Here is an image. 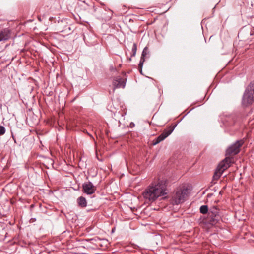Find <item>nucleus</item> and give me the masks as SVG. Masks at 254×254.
I'll return each mask as SVG.
<instances>
[{
    "mask_svg": "<svg viewBox=\"0 0 254 254\" xmlns=\"http://www.w3.org/2000/svg\"><path fill=\"white\" fill-rule=\"evenodd\" d=\"M243 143L244 142L242 140L237 141L227 149L226 155L233 156L237 154L240 152V148Z\"/></svg>",
    "mask_w": 254,
    "mask_h": 254,
    "instance_id": "423d86ee",
    "label": "nucleus"
},
{
    "mask_svg": "<svg viewBox=\"0 0 254 254\" xmlns=\"http://www.w3.org/2000/svg\"><path fill=\"white\" fill-rule=\"evenodd\" d=\"M174 128H171L169 130L165 129L163 132L158 137L154 139L152 142L153 145H156L160 143L161 141L164 140L167 136H168L173 131Z\"/></svg>",
    "mask_w": 254,
    "mask_h": 254,
    "instance_id": "6e6552de",
    "label": "nucleus"
},
{
    "mask_svg": "<svg viewBox=\"0 0 254 254\" xmlns=\"http://www.w3.org/2000/svg\"><path fill=\"white\" fill-rule=\"evenodd\" d=\"M139 71L141 74H142V68H139Z\"/></svg>",
    "mask_w": 254,
    "mask_h": 254,
    "instance_id": "aec40b11",
    "label": "nucleus"
},
{
    "mask_svg": "<svg viewBox=\"0 0 254 254\" xmlns=\"http://www.w3.org/2000/svg\"><path fill=\"white\" fill-rule=\"evenodd\" d=\"M208 207L206 205H202L200 208V212L203 214H205L208 212Z\"/></svg>",
    "mask_w": 254,
    "mask_h": 254,
    "instance_id": "ddd939ff",
    "label": "nucleus"
},
{
    "mask_svg": "<svg viewBox=\"0 0 254 254\" xmlns=\"http://www.w3.org/2000/svg\"><path fill=\"white\" fill-rule=\"evenodd\" d=\"M218 121L222 124L221 126L225 127H231L238 125L240 120L236 113L224 112L220 114Z\"/></svg>",
    "mask_w": 254,
    "mask_h": 254,
    "instance_id": "f03ea898",
    "label": "nucleus"
},
{
    "mask_svg": "<svg viewBox=\"0 0 254 254\" xmlns=\"http://www.w3.org/2000/svg\"><path fill=\"white\" fill-rule=\"evenodd\" d=\"M254 101V81L251 83L245 90L242 99V104L245 106L251 104Z\"/></svg>",
    "mask_w": 254,
    "mask_h": 254,
    "instance_id": "20e7f679",
    "label": "nucleus"
},
{
    "mask_svg": "<svg viewBox=\"0 0 254 254\" xmlns=\"http://www.w3.org/2000/svg\"><path fill=\"white\" fill-rule=\"evenodd\" d=\"M232 162V158L229 156L226 157L224 160L220 162L213 175L214 179L218 180L223 172L230 166Z\"/></svg>",
    "mask_w": 254,
    "mask_h": 254,
    "instance_id": "7ed1b4c3",
    "label": "nucleus"
},
{
    "mask_svg": "<svg viewBox=\"0 0 254 254\" xmlns=\"http://www.w3.org/2000/svg\"><path fill=\"white\" fill-rule=\"evenodd\" d=\"M132 54L131 57H134L136 55V51H137V45L135 43H134L133 46L132 47Z\"/></svg>",
    "mask_w": 254,
    "mask_h": 254,
    "instance_id": "4468645a",
    "label": "nucleus"
},
{
    "mask_svg": "<svg viewBox=\"0 0 254 254\" xmlns=\"http://www.w3.org/2000/svg\"><path fill=\"white\" fill-rule=\"evenodd\" d=\"M166 183L165 180L160 179L152 182L142 192L145 201L152 203L159 197L167 194Z\"/></svg>",
    "mask_w": 254,
    "mask_h": 254,
    "instance_id": "f257e3e1",
    "label": "nucleus"
},
{
    "mask_svg": "<svg viewBox=\"0 0 254 254\" xmlns=\"http://www.w3.org/2000/svg\"><path fill=\"white\" fill-rule=\"evenodd\" d=\"M135 126V124L133 122H131L129 125V127H134ZM127 127H129L128 125H127Z\"/></svg>",
    "mask_w": 254,
    "mask_h": 254,
    "instance_id": "a211bd4d",
    "label": "nucleus"
},
{
    "mask_svg": "<svg viewBox=\"0 0 254 254\" xmlns=\"http://www.w3.org/2000/svg\"><path fill=\"white\" fill-rule=\"evenodd\" d=\"M177 126V124H175V125H173L172 126H169L168 127H176Z\"/></svg>",
    "mask_w": 254,
    "mask_h": 254,
    "instance_id": "6ab92c4d",
    "label": "nucleus"
},
{
    "mask_svg": "<svg viewBox=\"0 0 254 254\" xmlns=\"http://www.w3.org/2000/svg\"><path fill=\"white\" fill-rule=\"evenodd\" d=\"M77 203L79 206L85 207L87 206V201L85 197L80 196L77 199Z\"/></svg>",
    "mask_w": 254,
    "mask_h": 254,
    "instance_id": "f8f14e48",
    "label": "nucleus"
},
{
    "mask_svg": "<svg viewBox=\"0 0 254 254\" xmlns=\"http://www.w3.org/2000/svg\"><path fill=\"white\" fill-rule=\"evenodd\" d=\"M144 61H145V59H143V58H140V60L139 63L138 64L139 68H142Z\"/></svg>",
    "mask_w": 254,
    "mask_h": 254,
    "instance_id": "dca6fc26",
    "label": "nucleus"
},
{
    "mask_svg": "<svg viewBox=\"0 0 254 254\" xmlns=\"http://www.w3.org/2000/svg\"><path fill=\"white\" fill-rule=\"evenodd\" d=\"M11 37V31L8 28L0 30V42L8 40Z\"/></svg>",
    "mask_w": 254,
    "mask_h": 254,
    "instance_id": "9b49d317",
    "label": "nucleus"
},
{
    "mask_svg": "<svg viewBox=\"0 0 254 254\" xmlns=\"http://www.w3.org/2000/svg\"><path fill=\"white\" fill-rule=\"evenodd\" d=\"M96 190V187L90 182H85L82 185V191L87 194H92Z\"/></svg>",
    "mask_w": 254,
    "mask_h": 254,
    "instance_id": "0eeeda50",
    "label": "nucleus"
},
{
    "mask_svg": "<svg viewBox=\"0 0 254 254\" xmlns=\"http://www.w3.org/2000/svg\"><path fill=\"white\" fill-rule=\"evenodd\" d=\"M188 189L183 188L176 191L173 195L171 203L173 205H178L184 202L185 198L188 194Z\"/></svg>",
    "mask_w": 254,
    "mask_h": 254,
    "instance_id": "39448f33",
    "label": "nucleus"
},
{
    "mask_svg": "<svg viewBox=\"0 0 254 254\" xmlns=\"http://www.w3.org/2000/svg\"><path fill=\"white\" fill-rule=\"evenodd\" d=\"M3 127L0 125V127Z\"/></svg>",
    "mask_w": 254,
    "mask_h": 254,
    "instance_id": "412c9836",
    "label": "nucleus"
},
{
    "mask_svg": "<svg viewBox=\"0 0 254 254\" xmlns=\"http://www.w3.org/2000/svg\"><path fill=\"white\" fill-rule=\"evenodd\" d=\"M210 217L211 218V223L213 224L216 221H217V218L219 216V209L216 206L211 207L208 212Z\"/></svg>",
    "mask_w": 254,
    "mask_h": 254,
    "instance_id": "1a4fd4ad",
    "label": "nucleus"
},
{
    "mask_svg": "<svg viewBox=\"0 0 254 254\" xmlns=\"http://www.w3.org/2000/svg\"><path fill=\"white\" fill-rule=\"evenodd\" d=\"M148 53V48L147 47H146L143 50L141 58H143V59H145V57L147 55Z\"/></svg>",
    "mask_w": 254,
    "mask_h": 254,
    "instance_id": "2eb2a0df",
    "label": "nucleus"
},
{
    "mask_svg": "<svg viewBox=\"0 0 254 254\" xmlns=\"http://www.w3.org/2000/svg\"><path fill=\"white\" fill-rule=\"evenodd\" d=\"M126 80L120 77V76L116 77L113 81V85L114 87V90L115 88H125L126 86Z\"/></svg>",
    "mask_w": 254,
    "mask_h": 254,
    "instance_id": "9d476101",
    "label": "nucleus"
},
{
    "mask_svg": "<svg viewBox=\"0 0 254 254\" xmlns=\"http://www.w3.org/2000/svg\"><path fill=\"white\" fill-rule=\"evenodd\" d=\"M5 132V128H0V135H3Z\"/></svg>",
    "mask_w": 254,
    "mask_h": 254,
    "instance_id": "f3484780",
    "label": "nucleus"
}]
</instances>
